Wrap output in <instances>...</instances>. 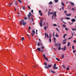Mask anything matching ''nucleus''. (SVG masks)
<instances>
[{
	"mask_svg": "<svg viewBox=\"0 0 76 76\" xmlns=\"http://www.w3.org/2000/svg\"><path fill=\"white\" fill-rule=\"evenodd\" d=\"M20 25H22V24L23 25V26H25L26 24V22L24 21V20H22L21 21H20Z\"/></svg>",
	"mask_w": 76,
	"mask_h": 76,
	"instance_id": "nucleus-1",
	"label": "nucleus"
},
{
	"mask_svg": "<svg viewBox=\"0 0 76 76\" xmlns=\"http://www.w3.org/2000/svg\"><path fill=\"white\" fill-rule=\"evenodd\" d=\"M31 15V13L30 12H29V14H28L27 15L28 18L29 20H31V18H30V16Z\"/></svg>",
	"mask_w": 76,
	"mask_h": 76,
	"instance_id": "nucleus-2",
	"label": "nucleus"
},
{
	"mask_svg": "<svg viewBox=\"0 0 76 76\" xmlns=\"http://www.w3.org/2000/svg\"><path fill=\"white\" fill-rule=\"evenodd\" d=\"M54 16H55V17H56L57 16V15H56V12H54V13L53 14V15L52 16V19H53L54 18Z\"/></svg>",
	"mask_w": 76,
	"mask_h": 76,
	"instance_id": "nucleus-3",
	"label": "nucleus"
},
{
	"mask_svg": "<svg viewBox=\"0 0 76 76\" xmlns=\"http://www.w3.org/2000/svg\"><path fill=\"white\" fill-rule=\"evenodd\" d=\"M66 46H64V47L62 49H61V50H63V51H65L66 50Z\"/></svg>",
	"mask_w": 76,
	"mask_h": 76,
	"instance_id": "nucleus-4",
	"label": "nucleus"
},
{
	"mask_svg": "<svg viewBox=\"0 0 76 76\" xmlns=\"http://www.w3.org/2000/svg\"><path fill=\"white\" fill-rule=\"evenodd\" d=\"M71 21L72 22H75L76 21V20L74 18H72V19Z\"/></svg>",
	"mask_w": 76,
	"mask_h": 76,
	"instance_id": "nucleus-5",
	"label": "nucleus"
},
{
	"mask_svg": "<svg viewBox=\"0 0 76 76\" xmlns=\"http://www.w3.org/2000/svg\"><path fill=\"white\" fill-rule=\"evenodd\" d=\"M39 13H40V16H42V13L41 12V11L40 10H39Z\"/></svg>",
	"mask_w": 76,
	"mask_h": 76,
	"instance_id": "nucleus-6",
	"label": "nucleus"
},
{
	"mask_svg": "<svg viewBox=\"0 0 76 76\" xmlns=\"http://www.w3.org/2000/svg\"><path fill=\"white\" fill-rule=\"evenodd\" d=\"M65 19H67V20H70V18H69V17H66V18H65Z\"/></svg>",
	"mask_w": 76,
	"mask_h": 76,
	"instance_id": "nucleus-7",
	"label": "nucleus"
},
{
	"mask_svg": "<svg viewBox=\"0 0 76 76\" xmlns=\"http://www.w3.org/2000/svg\"><path fill=\"white\" fill-rule=\"evenodd\" d=\"M70 4H71V5H72V6L75 5V4H74V3H73L72 2H70Z\"/></svg>",
	"mask_w": 76,
	"mask_h": 76,
	"instance_id": "nucleus-8",
	"label": "nucleus"
},
{
	"mask_svg": "<svg viewBox=\"0 0 76 76\" xmlns=\"http://www.w3.org/2000/svg\"><path fill=\"white\" fill-rule=\"evenodd\" d=\"M37 50H38L39 51H41V48H38Z\"/></svg>",
	"mask_w": 76,
	"mask_h": 76,
	"instance_id": "nucleus-9",
	"label": "nucleus"
},
{
	"mask_svg": "<svg viewBox=\"0 0 76 76\" xmlns=\"http://www.w3.org/2000/svg\"><path fill=\"white\" fill-rule=\"evenodd\" d=\"M45 58V60L47 61H48L49 62V61L48 60V58H47V57Z\"/></svg>",
	"mask_w": 76,
	"mask_h": 76,
	"instance_id": "nucleus-10",
	"label": "nucleus"
},
{
	"mask_svg": "<svg viewBox=\"0 0 76 76\" xmlns=\"http://www.w3.org/2000/svg\"><path fill=\"white\" fill-rule=\"evenodd\" d=\"M25 39V38L23 37H22V39L21 40V41H23V40H24Z\"/></svg>",
	"mask_w": 76,
	"mask_h": 76,
	"instance_id": "nucleus-11",
	"label": "nucleus"
},
{
	"mask_svg": "<svg viewBox=\"0 0 76 76\" xmlns=\"http://www.w3.org/2000/svg\"><path fill=\"white\" fill-rule=\"evenodd\" d=\"M62 27H63L64 28H66V26L63 24L62 25Z\"/></svg>",
	"mask_w": 76,
	"mask_h": 76,
	"instance_id": "nucleus-12",
	"label": "nucleus"
},
{
	"mask_svg": "<svg viewBox=\"0 0 76 76\" xmlns=\"http://www.w3.org/2000/svg\"><path fill=\"white\" fill-rule=\"evenodd\" d=\"M53 68L54 69H58V67H56V66H55L54 67H53Z\"/></svg>",
	"mask_w": 76,
	"mask_h": 76,
	"instance_id": "nucleus-13",
	"label": "nucleus"
},
{
	"mask_svg": "<svg viewBox=\"0 0 76 76\" xmlns=\"http://www.w3.org/2000/svg\"><path fill=\"white\" fill-rule=\"evenodd\" d=\"M40 25L41 27H42V23H40Z\"/></svg>",
	"mask_w": 76,
	"mask_h": 76,
	"instance_id": "nucleus-14",
	"label": "nucleus"
},
{
	"mask_svg": "<svg viewBox=\"0 0 76 76\" xmlns=\"http://www.w3.org/2000/svg\"><path fill=\"white\" fill-rule=\"evenodd\" d=\"M55 36L56 37H59V36H58V34L57 33L56 34V35H55Z\"/></svg>",
	"mask_w": 76,
	"mask_h": 76,
	"instance_id": "nucleus-15",
	"label": "nucleus"
},
{
	"mask_svg": "<svg viewBox=\"0 0 76 76\" xmlns=\"http://www.w3.org/2000/svg\"><path fill=\"white\" fill-rule=\"evenodd\" d=\"M56 46L57 48H58V44H57L55 45V46L56 47Z\"/></svg>",
	"mask_w": 76,
	"mask_h": 76,
	"instance_id": "nucleus-16",
	"label": "nucleus"
},
{
	"mask_svg": "<svg viewBox=\"0 0 76 76\" xmlns=\"http://www.w3.org/2000/svg\"><path fill=\"white\" fill-rule=\"evenodd\" d=\"M66 36V34H65L64 35L63 38H64H64H65V37Z\"/></svg>",
	"mask_w": 76,
	"mask_h": 76,
	"instance_id": "nucleus-17",
	"label": "nucleus"
},
{
	"mask_svg": "<svg viewBox=\"0 0 76 76\" xmlns=\"http://www.w3.org/2000/svg\"><path fill=\"white\" fill-rule=\"evenodd\" d=\"M56 58V60H57V61H60V59H59V58Z\"/></svg>",
	"mask_w": 76,
	"mask_h": 76,
	"instance_id": "nucleus-18",
	"label": "nucleus"
},
{
	"mask_svg": "<svg viewBox=\"0 0 76 76\" xmlns=\"http://www.w3.org/2000/svg\"><path fill=\"white\" fill-rule=\"evenodd\" d=\"M53 26H57L56 24H53Z\"/></svg>",
	"mask_w": 76,
	"mask_h": 76,
	"instance_id": "nucleus-19",
	"label": "nucleus"
},
{
	"mask_svg": "<svg viewBox=\"0 0 76 76\" xmlns=\"http://www.w3.org/2000/svg\"><path fill=\"white\" fill-rule=\"evenodd\" d=\"M51 65H48V67H51Z\"/></svg>",
	"mask_w": 76,
	"mask_h": 76,
	"instance_id": "nucleus-20",
	"label": "nucleus"
},
{
	"mask_svg": "<svg viewBox=\"0 0 76 76\" xmlns=\"http://www.w3.org/2000/svg\"><path fill=\"white\" fill-rule=\"evenodd\" d=\"M50 71L51 72V73H56L54 71H52L51 70H50Z\"/></svg>",
	"mask_w": 76,
	"mask_h": 76,
	"instance_id": "nucleus-21",
	"label": "nucleus"
},
{
	"mask_svg": "<svg viewBox=\"0 0 76 76\" xmlns=\"http://www.w3.org/2000/svg\"><path fill=\"white\" fill-rule=\"evenodd\" d=\"M53 39H54V42H55V41L56 40V38L54 37H53Z\"/></svg>",
	"mask_w": 76,
	"mask_h": 76,
	"instance_id": "nucleus-22",
	"label": "nucleus"
},
{
	"mask_svg": "<svg viewBox=\"0 0 76 76\" xmlns=\"http://www.w3.org/2000/svg\"><path fill=\"white\" fill-rule=\"evenodd\" d=\"M53 4V2L52 1H50L49 3V4Z\"/></svg>",
	"mask_w": 76,
	"mask_h": 76,
	"instance_id": "nucleus-23",
	"label": "nucleus"
},
{
	"mask_svg": "<svg viewBox=\"0 0 76 76\" xmlns=\"http://www.w3.org/2000/svg\"><path fill=\"white\" fill-rule=\"evenodd\" d=\"M43 19L42 18L41 20H40V23H42V22L43 21Z\"/></svg>",
	"mask_w": 76,
	"mask_h": 76,
	"instance_id": "nucleus-24",
	"label": "nucleus"
},
{
	"mask_svg": "<svg viewBox=\"0 0 76 76\" xmlns=\"http://www.w3.org/2000/svg\"><path fill=\"white\" fill-rule=\"evenodd\" d=\"M75 46H72V48L73 50H75Z\"/></svg>",
	"mask_w": 76,
	"mask_h": 76,
	"instance_id": "nucleus-25",
	"label": "nucleus"
},
{
	"mask_svg": "<svg viewBox=\"0 0 76 76\" xmlns=\"http://www.w3.org/2000/svg\"><path fill=\"white\" fill-rule=\"evenodd\" d=\"M63 19H61V20H62V22H63V23H66L65 22L63 21Z\"/></svg>",
	"mask_w": 76,
	"mask_h": 76,
	"instance_id": "nucleus-26",
	"label": "nucleus"
},
{
	"mask_svg": "<svg viewBox=\"0 0 76 76\" xmlns=\"http://www.w3.org/2000/svg\"><path fill=\"white\" fill-rule=\"evenodd\" d=\"M32 32L34 34H35V30H33Z\"/></svg>",
	"mask_w": 76,
	"mask_h": 76,
	"instance_id": "nucleus-27",
	"label": "nucleus"
},
{
	"mask_svg": "<svg viewBox=\"0 0 76 76\" xmlns=\"http://www.w3.org/2000/svg\"><path fill=\"white\" fill-rule=\"evenodd\" d=\"M55 3H57L58 1V0H55Z\"/></svg>",
	"mask_w": 76,
	"mask_h": 76,
	"instance_id": "nucleus-28",
	"label": "nucleus"
},
{
	"mask_svg": "<svg viewBox=\"0 0 76 76\" xmlns=\"http://www.w3.org/2000/svg\"><path fill=\"white\" fill-rule=\"evenodd\" d=\"M69 45H70V42H69L67 43V46L69 47Z\"/></svg>",
	"mask_w": 76,
	"mask_h": 76,
	"instance_id": "nucleus-29",
	"label": "nucleus"
},
{
	"mask_svg": "<svg viewBox=\"0 0 76 76\" xmlns=\"http://www.w3.org/2000/svg\"><path fill=\"white\" fill-rule=\"evenodd\" d=\"M44 29L46 31V29H47V27H46V26H45V27H43Z\"/></svg>",
	"mask_w": 76,
	"mask_h": 76,
	"instance_id": "nucleus-30",
	"label": "nucleus"
},
{
	"mask_svg": "<svg viewBox=\"0 0 76 76\" xmlns=\"http://www.w3.org/2000/svg\"><path fill=\"white\" fill-rule=\"evenodd\" d=\"M56 64H54L53 67H56Z\"/></svg>",
	"mask_w": 76,
	"mask_h": 76,
	"instance_id": "nucleus-31",
	"label": "nucleus"
},
{
	"mask_svg": "<svg viewBox=\"0 0 76 76\" xmlns=\"http://www.w3.org/2000/svg\"><path fill=\"white\" fill-rule=\"evenodd\" d=\"M37 46H39V45H40V44L39 43H37Z\"/></svg>",
	"mask_w": 76,
	"mask_h": 76,
	"instance_id": "nucleus-32",
	"label": "nucleus"
},
{
	"mask_svg": "<svg viewBox=\"0 0 76 76\" xmlns=\"http://www.w3.org/2000/svg\"><path fill=\"white\" fill-rule=\"evenodd\" d=\"M22 9L23 10H25V7H22Z\"/></svg>",
	"mask_w": 76,
	"mask_h": 76,
	"instance_id": "nucleus-33",
	"label": "nucleus"
},
{
	"mask_svg": "<svg viewBox=\"0 0 76 76\" xmlns=\"http://www.w3.org/2000/svg\"><path fill=\"white\" fill-rule=\"evenodd\" d=\"M43 57H44L45 58H46V57H45V55L43 54Z\"/></svg>",
	"mask_w": 76,
	"mask_h": 76,
	"instance_id": "nucleus-34",
	"label": "nucleus"
},
{
	"mask_svg": "<svg viewBox=\"0 0 76 76\" xmlns=\"http://www.w3.org/2000/svg\"><path fill=\"white\" fill-rule=\"evenodd\" d=\"M44 65H45V66H47V63L46 62H45L44 63Z\"/></svg>",
	"mask_w": 76,
	"mask_h": 76,
	"instance_id": "nucleus-35",
	"label": "nucleus"
},
{
	"mask_svg": "<svg viewBox=\"0 0 76 76\" xmlns=\"http://www.w3.org/2000/svg\"><path fill=\"white\" fill-rule=\"evenodd\" d=\"M72 31H75V30H76V28L74 29L73 28H72Z\"/></svg>",
	"mask_w": 76,
	"mask_h": 76,
	"instance_id": "nucleus-36",
	"label": "nucleus"
},
{
	"mask_svg": "<svg viewBox=\"0 0 76 76\" xmlns=\"http://www.w3.org/2000/svg\"><path fill=\"white\" fill-rule=\"evenodd\" d=\"M60 46H61V44H60V43H59L58 44V47H60Z\"/></svg>",
	"mask_w": 76,
	"mask_h": 76,
	"instance_id": "nucleus-37",
	"label": "nucleus"
},
{
	"mask_svg": "<svg viewBox=\"0 0 76 76\" xmlns=\"http://www.w3.org/2000/svg\"><path fill=\"white\" fill-rule=\"evenodd\" d=\"M61 57H62V58H64V55H62L61 56Z\"/></svg>",
	"mask_w": 76,
	"mask_h": 76,
	"instance_id": "nucleus-38",
	"label": "nucleus"
},
{
	"mask_svg": "<svg viewBox=\"0 0 76 76\" xmlns=\"http://www.w3.org/2000/svg\"><path fill=\"white\" fill-rule=\"evenodd\" d=\"M45 69H48V67L45 66Z\"/></svg>",
	"mask_w": 76,
	"mask_h": 76,
	"instance_id": "nucleus-39",
	"label": "nucleus"
},
{
	"mask_svg": "<svg viewBox=\"0 0 76 76\" xmlns=\"http://www.w3.org/2000/svg\"><path fill=\"white\" fill-rule=\"evenodd\" d=\"M61 49V47H59L58 48V50H60Z\"/></svg>",
	"mask_w": 76,
	"mask_h": 76,
	"instance_id": "nucleus-40",
	"label": "nucleus"
},
{
	"mask_svg": "<svg viewBox=\"0 0 76 76\" xmlns=\"http://www.w3.org/2000/svg\"><path fill=\"white\" fill-rule=\"evenodd\" d=\"M62 44H66V42H62Z\"/></svg>",
	"mask_w": 76,
	"mask_h": 76,
	"instance_id": "nucleus-41",
	"label": "nucleus"
},
{
	"mask_svg": "<svg viewBox=\"0 0 76 76\" xmlns=\"http://www.w3.org/2000/svg\"><path fill=\"white\" fill-rule=\"evenodd\" d=\"M45 38H47V33H45Z\"/></svg>",
	"mask_w": 76,
	"mask_h": 76,
	"instance_id": "nucleus-42",
	"label": "nucleus"
},
{
	"mask_svg": "<svg viewBox=\"0 0 76 76\" xmlns=\"http://www.w3.org/2000/svg\"><path fill=\"white\" fill-rule=\"evenodd\" d=\"M73 42L74 43H76V41L75 40H73Z\"/></svg>",
	"mask_w": 76,
	"mask_h": 76,
	"instance_id": "nucleus-43",
	"label": "nucleus"
},
{
	"mask_svg": "<svg viewBox=\"0 0 76 76\" xmlns=\"http://www.w3.org/2000/svg\"><path fill=\"white\" fill-rule=\"evenodd\" d=\"M49 40L50 42H51V38H50Z\"/></svg>",
	"mask_w": 76,
	"mask_h": 76,
	"instance_id": "nucleus-44",
	"label": "nucleus"
},
{
	"mask_svg": "<svg viewBox=\"0 0 76 76\" xmlns=\"http://www.w3.org/2000/svg\"><path fill=\"white\" fill-rule=\"evenodd\" d=\"M76 52V50H74L73 51V53L75 54V52Z\"/></svg>",
	"mask_w": 76,
	"mask_h": 76,
	"instance_id": "nucleus-45",
	"label": "nucleus"
},
{
	"mask_svg": "<svg viewBox=\"0 0 76 76\" xmlns=\"http://www.w3.org/2000/svg\"><path fill=\"white\" fill-rule=\"evenodd\" d=\"M61 4L62 6H64V4L63 3H61Z\"/></svg>",
	"mask_w": 76,
	"mask_h": 76,
	"instance_id": "nucleus-46",
	"label": "nucleus"
},
{
	"mask_svg": "<svg viewBox=\"0 0 76 76\" xmlns=\"http://www.w3.org/2000/svg\"><path fill=\"white\" fill-rule=\"evenodd\" d=\"M67 40V39H64L63 41V42H64V41H66Z\"/></svg>",
	"mask_w": 76,
	"mask_h": 76,
	"instance_id": "nucleus-47",
	"label": "nucleus"
},
{
	"mask_svg": "<svg viewBox=\"0 0 76 76\" xmlns=\"http://www.w3.org/2000/svg\"><path fill=\"white\" fill-rule=\"evenodd\" d=\"M34 33H31V35L33 37H34Z\"/></svg>",
	"mask_w": 76,
	"mask_h": 76,
	"instance_id": "nucleus-48",
	"label": "nucleus"
},
{
	"mask_svg": "<svg viewBox=\"0 0 76 76\" xmlns=\"http://www.w3.org/2000/svg\"><path fill=\"white\" fill-rule=\"evenodd\" d=\"M41 48L42 49H44V47H43V46L41 47Z\"/></svg>",
	"mask_w": 76,
	"mask_h": 76,
	"instance_id": "nucleus-49",
	"label": "nucleus"
},
{
	"mask_svg": "<svg viewBox=\"0 0 76 76\" xmlns=\"http://www.w3.org/2000/svg\"><path fill=\"white\" fill-rule=\"evenodd\" d=\"M56 29L57 31H58V32H59V30H58V28H56Z\"/></svg>",
	"mask_w": 76,
	"mask_h": 76,
	"instance_id": "nucleus-50",
	"label": "nucleus"
},
{
	"mask_svg": "<svg viewBox=\"0 0 76 76\" xmlns=\"http://www.w3.org/2000/svg\"><path fill=\"white\" fill-rule=\"evenodd\" d=\"M49 37H50V38H51V34H49Z\"/></svg>",
	"mask_w": 76,
	"mask_h": 76,
	"instance_id": "nucleus-51",
	"label": "nucleus"
},
{
	"mask_svg": "<svg viewBox=\"0 0 76 76\" xmlns=\"http://www.w3.org/2000/svg\"><path fill=\"white\" fill-rule=\"evenodd\" d=\"M28 9H31V7H30L28 5Z\"/></svg>",
	"mask_w": 76,
	"mask_h": 76,
	"instance_id": "nucleus-52",
	"label": "nucleus"
},
{
	"mask_svg": "<svg viewBox=\"0 0 76 76\" xmlns=\"http://www.w3.org/2000/svg\"><path fill=\"white\" fill-rule=\"evenodd\" d=\"M62 66L63 67H64V68H66V67H65V66H64V65H62Z\"/></svg>",
	"mask_w": 76,
	"mask_h": 76,
	"instance_id": "nucleus-53",
	"label": "nucleus"
},
{
	"mask_svg": "<svg viewBox=\"0 0 76 76\" xmlns=\"http://www.w3.org/2000/svg\"><path fill=\"white\" fill-rule=\"evenodd\" d=\"M65 30H66V31H68V28H65Z\"/></svg>",
	"mask_w": 76,
	"mask_h": 76,
	"instance_id": "nucleus-54",
	"label": "nucleus"
},
{
	"mask_svg": "<svg viewBox=\"0 0 76 76\" xmlns=\"http://www.w3.org/2000/svg\"><path fill=\"white\" fill-rule=\"evenodd\" d=\"M33 12H34V10H31V12L32 13H33Z\"/></svg>",
	"mask_w": 76,
	"mask_h": 76,
	"instance_id": "nucleus-55",
	"label": "nucleus"
},
{
	"mask_svg": "<svg viewBox=\"0 0 76 76\" xmlns=\"http://www.w3.org/2000/svg\"><path fill=\"white\" fill-rule=\"evenodd\" d=\"M24 19L25 20H26L27 19V17H25L24 18Z\"/></svg>",
	"mask_w": 76,
	"mask_h": 76,
	"instance_id": "nucleus-56",
	"label": "nucleus"
},
{
	"mask_svg": "<svg viewBox=\"0 0 76 76\" xmlns=\"http://www.w3.org/2000/svg\"><path fill=\"white\" fill-rule=\"evenodd\" d=\"M66 70H69V67H67L66 69Z\"/></svg>",
	"mask_w": 76,
	"mask_h": 76,
	"instance_id": "nucleus-57",
	"label": "nucleus"
},
{
	"mask_svg": "<svg viewBox=\"0 0 76 76\" xmlns=\"http://www.w3.org/2000/svg\"><path fill=\"white\" fill-rule=\"evenodd\" d=\"M12 4H13V3H10V6H11V5H12Z\"/></svg>",
	"mask_w": 76,
	"mask_h": 76,
	"instance_id": "nucleus-58",
	"label": "nucleus"
},
{
	"mask_svg": "<svg viewBox=\"0 0 76 76\" xmlns=\"http://www.w3.org/2000/svg\"><path fill=\"white\" fill-rule=\"evenodd\" d=\"M34 19L33 18H31V20H32V22H34Z\"/></svg>",
	"mask_w": 76,
	"mask_h": 76,
	"instance_id": "nucleus-59",
	"label": "nucleus"
},
{
	"mask_svg": "<svg viewBox=\"0 0 76 76\" xmlns=\"http://www.w3.org/2000/svg\"><path fill=\"white\" fill-rule=\"evenodd\" d=\"M50 15H52L53 14V12H50Z\"/></svg>",
	"mask_w": 76,
	"mask_h": 76,
	"instance_id": "nucleus-60",
	"label": "nucleus"
},
{
	"mask_svg": "<svg viewBox=\"0 0 76 76\" xmlns=\"http://www.w3.org/2000/svg\"><path fill=\"white\" fill-rule=\"evenodd\" d=\"M19 1V3H22V1Z\"/></svg>",
	"mask_w": 76,
	"mask_h": 76,
	"instance_id": "nucleus-61",
	"label": "nucleus"
},
{
	"mask_svg": "<svg viewBox=\"0 0 76 76\" xmlns=\"http://www.w3.org/2000/svg\"><path fill=\"white\" fill-rule=\"evenodd\" d=\"M15 4L16 5V6H17V5H18V3H15Z\"/></svg>",
	"mask_w": 76,
	"mask_h": 76,
	"instance_id": "nucleus-62",
	"label": "nucleus"
},
{
	"mask_svg": "<svg viewBox=\"0 0 76 76\" xmlns=\"http://www.w3.org/2000/svg\"><path fill=\"white\" fill-rule=\"evenodd\" d=\"M39 41L40 42H41V39H39Z\"/></svg>",
	"mask_w": 76,
	"mask_h": 76,
	"instance_id": "nucleus-63",
	"label": "nucleus"
},
{
	"mask_svg": "<svg viewBox=\"0 0 76 76\" xmlns=\"http://www.w3.org/2000/svg\"><path fill=\"white\" fill-rule=\"evenodd\" d=\"M72 37H70V38H69L68 39H71V38H72Z\"/></svg>",
	"mask_w": 76,
	"mask_h": 76,
	"instance_id": "nucleus-64",
	"label": "nucleus"
}]
</instances>
